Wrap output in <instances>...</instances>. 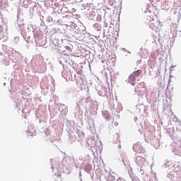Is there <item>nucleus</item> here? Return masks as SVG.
I'll return each instance as SVG.
<instances>
[{
	"label": "nucleus",
	"mask_w": 181,
	"mask_h": 181,
	"mask_svg": "<svg viewBox=\"0 0 181 181\" xmlns=\"http://www.w3.org/2000/svg\"><path fill=\"white\" fill-rule=\"evenodd\" d=\"M142 73L141 70H137L135 71L134 73H132V74L134 76V77H138V76H140V74Z\"/></svg>",
	"instance_id": "7ed1b4c3"
},
{
	"label": "nucleus",
	"mask_w": 181,
	"mask_h": 181,
	"mask_svg": "<svg viewBox=\"0 0 181 181\" xmlns=\"http://www.w3.org/2000/svg\"><path fill=\"white\" fill-rule=\"evenodd\" d=\"M85 169H86V170H88V172H90L91 169H93L91 165L87 164L85 166Z\"/></svg>",
	"instance_id": "39448f33"
},
{
	"label": "nucleus",
	"mask_w": 181,
	"mask_h": 181,
	"mask_svg": "<svg viewBox=\"0 0 181 181\" xmlns=\"http://www.w3.org/2000/svg\"><path fill=\"white\" fill-rule=\"evenodd\" d=\"M145 88V82H140L137 84V88Z\"/></svg>",
	"instance_id": "20e7f679"
},
{
	"label": "nucleus",
	"mask_w": 181,
	"mask_h": 181,
	"mask_svg": "<svg viewBox=\"0 0 181 181\" xmlns=\"http://www.w3.org/2000/svg\"><path fill=\"white\" fill-rule=\"evenodd\" d=\"M35 132H36V131L35 130V129L33 127L28 128V134H29V135H33L35 134Z\"/></svg>",
	"instance_id": "f03ea898"
},
{
	"label": "nucleus",
	"mask_w": 181,
	"mask_h": 181,
	"mask_svg": "<svg viewBox=\"0 0 181 181\" xmlns=\"http://www.w3.org/2000/svg\"><path fill=\"white\" fill-rule=\"evenodd\" d=\"M135 81H136V78L132 74L129 76V83L132 84V86H135Z\"/></svg>",
	"instance_id": "f257e3e1"
}]
</instances>
